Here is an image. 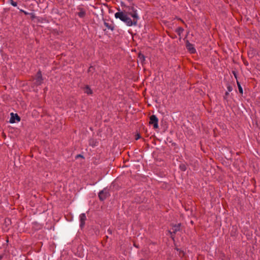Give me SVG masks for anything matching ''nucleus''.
<instances>
[{
  "label": "nucleus",
  "instance_id": "obj_1",
  "mask_svg": "<svg viewBox=\"0 0 260 260\" xmlns=\"http://www.w3.org/2000/svg\"><path fill=\"white\" fill-rule=\"evenodd\" d=\"M129 16V15L126 13V11H119L115 14V17L124 22L127 26H131L133 25H137L138 21L139 19V15H137L135 12L132 15V17L133 18V20H132Z\"/></svg>",
  "mask_w": 260,
  "mask_h": 260
},
{
  "label": "nucleus",
  "instance_id": "obj_2",
  "mask_svg": "<svg viewBox=\"0 0 260 260\" xmlns=\"http://www.w3.org/2000/svg\"><path fill=\"white\" fill-rule=\"evenodd\" d=\"M110 196L109 190L107 188H105L103 190L100 191L98 194L101 201H104Z\"/></svg>",
  "mask_w": 260,
  "mask_h": 260
},
{
  "label": "nucleus",
  "instance_id": "obj_3",
  "mask_svg": "<svg viewBox=\"0 0 260 260\" xmlns=\"http://www.w3.org/2000/svg\"><path fill=\"white\" fill-rule=\"evenodd\" d=\"M135 5L134 3L130 4L128 6L126 7V13H127L128 15L132 17V15L135 13L134 12L136 13L137 15H138L137 9L134 7Z\"/></svg>",
  "mask_w": 260,
  "mask_h": 260
},
{
  "label": "nucleus",
  "instance_id": "obj_4",
  "mask_svg": "<svg viewBox=\"0 0 260 260\" xmlns=\"http://www.w3.org/2000/svg\"><path fill=\"white\" fill-rule=\"evenodd\" d=\"M35 80V82L34 84L37 86L40 85L43 83V78L40 70L37 72Z\"/></svg>",
  "mask_w": 260,
  "mask_h": 260
},
{
  "label": "nucleus",
  "instance_id": "obj_5",
  "mask_svg": "<svg viewBox=\"0 0 260 260\" xmlns=\"http://www.w3.org/2000/svg\"><path fill=\"white\" fill-rule=\"evenodd\" d=\"M158 119L155 115H152L150 117L149 124L153 125V128L156 129L158 127Z\"/></svg>",
  "mask_w": 260,
  "mask_h": 260
},
{
  "label": "nucleus",
  "instance_id": "obj_6",
  "mask_svg": "<svg viewBox=\"0 0 260 260\" xmlns=\"http://www.w3.org/2000/svg\"><path fill=\"white\" fill-rule=\"evenodd\" d=\"M180 226L181 223H178L177 224H173L172 225V231H169V233L171 235V237L173 239V236L178 231H180Z\"/></svg>",
  "mask_w": 260,
  "mask_h": 260
},
{
  "label": "nucleus",
  "instance_id": "obj_7",
  "mask_svg": "<svg viewBox=\"0 0 260 260\" xmlns=\"http://www.w3.org/2000/svg\"><path fill=\"white\" fill-rule=\"evenodd\" d=\"M11 118L9 122L11 123H14L16 122H19L21 120L20 117L18 116L17 114H14L13 113H11L10 114Z\"/></svg>",
  "mask_w": 260,
  "mask_h": 260
},
{
  "label": "nucleus",
  "instance_id": "obj_8",
  "mask_svg": "<svg viewBox=\"0 0 260 260\" xmlns=\"http://www.w3.org/2000/svg\"><path fill=\"white\" fill-rule=\"evenodd\" d=\"M186 48L190 53H194L196 52L193 45L191 44L188 40L186 41Z\"/></svg>",
  "mask_w": 260,
  "mask_h": 260
},
{
  "label": "nucleus",
  "instance_id": "obj_9",
  "mask_svg": "<svg viewBox=\"0 0 260 260\" xmlns=\"http://www.w3.org/2000/svg\"><path fill=\"white\" fill-rule=\"evenodd\" d=\"M86 220V216L85 213H82L80 215V226L82 228L85 225V221Z\"/></svg>",
  "mask_w": 260,
  "mask_h": 260
},
{
  "label": "nucleus",
  "instance_id": "obj_10",
  "mask_svg": "<svg viewBox=\"0 0 260 260\" xmlns=\"http://www.w3.org/2000/svg\"><path fill=\"white\" fill-rule=\"evenodd\" d=\"M77 9L79 11V12L77 13L78 16L81 18L85 17L86 15L85 10L81 7H78Z\"/></svg>",
  "mask_w": 260,
  "mask_h": 260
},
{
  "label": "nucleus",
  "instance_id": "obj_11",
  "mask_svg": "<svg viewBox=\"0 0 260 260\" xmlns=\"http://www.w3.org/2000/svg\"><path fill=\"white\" fill-rule=\"evenodd\" d=\"M138 58L142 64L144 63L145 57L144 54L139 53L138 54Z\"/></svg>",
  "mask_w": 260,
  "mask_h": 260
},
{
  "label": "nucleus",
  "instance_id": "obj_12",
  "mask_svg": "<svg viewBox=\"0 0 260 260\" xmlns=\"http://www.w3.org/2000/svg\"><path fill=\"white\" fill-rule=\"evenodd\" d=\"M104 25L107 28L111 30L112 31H113L114 29V26L113 23L109 24L108 22H104Z\"/></svg>",
  "mask_w": 260,
  "mask_h": 260
},
{
  "label": "nucleus",
  "instance_id": "obj_13",
  "mask_svg": "<svg viewBox=\"0 0 260 260\" xmlns=\"http://www.w3.org/2000/svg\"><path fill=\"white\" fill-rule=\"evenodd\" d=\"M84 92L87 93V94H92V91L90 88L89 85H86L84 89Z\"/></svg>",
  "mask_w": 260,
  "mask_h": 260
},
{
  "label": "nucleus",
  "instance_id": "obj_14",
  "mask_svg": "<svg viewBox=\"0 0 260 260\" xmlns=\"http://www.w3.org/2000/svg\"><path fill=\"white\" fill-rule=\"evenodd\" d=\"M183 31L184 29L181 27H178L175 30L176 32H177L178 36L180 37V39L181 38V35L183 32Z\"/></svg>",
  "mask_w": 260,
  "mask_h": 260
},
{
  "label": "nucleus",
  "instance_id": "obj_15",
  "mask_svg": "<svg viewBox=\"0 0 260 260\" xmlns=\"http://www.w3.org/2000/svg\"><path fill=\"white\" fill-rule=\"evenodd\" d=\"M97 143L98 142H97L96 140L94 139H90L89 140V145L92 147L96 146L97 144Z\"/></svg>",
  "mask_w": 260,
  "mask_h": 260
},
{
  "label": "nucleus",
  "instance_id": "obj_16",
  "mask_svg": "<svg viewBox=\"0 0 260 260\" xmlns=\"http://www.w3.org/2000/svg\"><path fill=\"white\" fill-rule=\"evenodd\" d=\"M179 169L182 171H185L187 169V167H186V165L184 164H181L180 165H179Z\"/></svg>",
  "mask_w": 260,
  "mask_h": 260
},
{
  "label": "nucleus",
  "instance_id": "obj_17",
  "mask_svg": "<svg viewBox=\"0 0 260 260\" xmlns=\"http://www.w3.org/2000/svg\"><path fill=\"white\" fill-rule=\"evenodd\" d=\"M237 85H238V87L239 92L241 94H242L243 93V89H242V87L240 82H239V81H237Z\"/></svg>",
  "mask_w": 260,
  "mask_h": 260
},
{
  "label": "nucleus",
  "instance_id": "obj_18",
  "mask_svg": "<svg viewBox=\"0 0 260 260\" xmlns=\"http://www.w3.org/2000/svg\"><path fill=\"white\" fill-rule=\"evenodd\" d=\"M176 250L177 251H179V255L181 257L183 256L184 255V252L183 251L181 250H180L178 248H176Z\"/></svg>",
  "mask_w": 260,
  "mask_h": 260
},
{
  "label": "nucleus",
  "instance_id": "obj_19",
  "mask_svg": "<svg viewBox=\"0 0 260 260\" xmlns=\"http://www.w3.org/2000/svg\"><path fill=\"white\" fill-rule=\"evenodd\" d=\"M94 71V68L92 66H90L88 69V72H93Z\"/></svg>",
  "mask_w": 260,
  "mask_h": 260
},
{
  "label": "nucleus",
  "instance_id": "obj_20",
  "mask_svg": "<svg viewBox=\"0 0 260 260\" xmlns=\"http://www.w3.org/2000/svg\"><path fill=\"white\" fill-rule=\"evenodd\" d=\"M227 88H228V92H231L233 90V87L231 85H228V86H227Z\"/></svg>",
  "mask_w": 260,
  "mask_h": 260
},
{
  "label": "nucleus",
  "instance_id": "obj_21",
  "mask_svg": "<svg viewBox=\"0 0 260 260\" xmlns=\"http://www.w3.org/2000/svg\"><path fill=\"white\" fill-rule=\"evenodd\" d=\"M10 2H11V4L14 7H16L17 6V2H15L14 1H13V0H10Z\"/></svg>",
  "mask_w": 260,
  "mask_h": 260
},
{
  "label": "nucleus",
  "instance_id": "obj_22",
  "mask_svg": "<svg viewBox=\"0 0 260 260\" xmlns=\"http://www.w3.org/2000/svg\"><path fill=\"white\" fill-rule=\"evenodd\" d=\"M232 73L233 74L235 78L236 79V80L237 81H238V79H237V72L235 71H232Z\"/></svg>",
  "mask_w": 260,
  "mask_h": 260
},
{
  "label": "nucleus",
  "instance_id": "obj_23",
  "mask_svg": "<svg viewBox=\"0 0 260 260\" xmlns=\"http://www.w3.org/2000/svg\"><path fill=\"white\" fill-rule=\"evenodd\" d=\"M229 92L226 91L225 93V94L223 96V98L224 100H227V98H228V96L229 95Z\"/></svg>",
  "mask_w": 260,
  "mask_h": 260
},
{
  "label": "nucleus",
  "instance_id": "obj_24",
  "mask_svg": "<svg viewBox=\"0 0 260 260\" xmlns=\"http://www.w3.org/2000/svg\"><path fill=\"white\" fill-rule=\"evenodd\" d=\"M28 15H30V17H31V19L32 20L34 19L35 18H36V16L35 15L34 13H29Z\"/></svg>",
  "mask_w": 260,
  "mask_h": 260
},
{
  "label": "nucleus",
  "instance_id": "obj_25",
  "mask_svg": "<svg viewBox=\"0 0 260 260\" xmlns=\"http://www.w3.org/2000/svg\"><path fill=\"white\" fill-rule=\"evenodd\" d=\"M20 11L21 12L23 13L25 15H28V14H29V13H28V12H26V11H24V10H21H21H20Z\"/></svg>",
  "mask_w": 260,
  "mask_h": 260
},
{
  "label": "nucleus",
  "instance_id": "obj_26",
  "mask_svg": "<svg viewBox=\"0 0 260 260\" xmlns=\"http://www.w3.org/2000/svg\"><path fill=\"white\" fill-rule=\"evenodd\" d=\"M121 7H124V8H125L126 9V7H127V6H128L126 5H125L124 3H123V2H121Z\"/></svg>",
  "mask_w": 260,
  "mask_h": 260
},
{
  "label": "nucleus",
  "instance_id": "obj_27",
  "mask_svg": "<svg viewBox=\"0 0 260 260\" xmlns=\"http://www.w3.org/2000/svg\"><path fill=\"white\" fill-rule=\"evenodd\" d=\"M79 157L84 158L83 156L81 154H78L76 155V158H79Z\"/></svg>",
  "mask_w": 260,
  "mask_h": 260
},
{
  "label": "nucleus",
  "instance_id": "obj_28",
  "mask_svg": "<svg viewBox=\"0 0 260 260\" xmlns=\"http://www.w3.org/2000/svg\"><path fill=\"white\" fill-rule=\"evenodd\" d=\"M140 137L141 136L140 134H137V135L136 136V140L139 139L140 138Z\"/></svg>",
  "mask_w": 260,
  "mask_h": 260
},
{
  "label": "nucleus",
  "instance_id": "obj_29",
  "mask_svg": "<svg viewBox=\"0 0 260 260\" xmlns=\"http://www.w3.org/2000/svg\"><path fill=\"white\" fill-rule=\"evenodd\" d=\"M108 232L110 234H112V231L110 230V229H109L108 230Z\"/></svg>",
  "mask_w": 260,
  "mask_h": 260
},
{
  "label": "nucleus",
  "instance_id": "obj_30",
  "mask_svg": "<svg viewBox=\"0 0 260 260\" xmlns=\"http://www.w3.org/2000/svg\"><path fill=\"white\" fill-rule=\"evenodd\" d=\"M2 258H3V256L2 255H0V260H1Z\"/></svg>",
  "mask_w": 260,
  "mask_h": 260
},
{
  "label": "nucleus",
  "instance_id": "obj_31",
  "mask_svg": "<svg viewBox=\"0 0 260 260\" xmlns=\"http://www.w3.org/2000/svg\"><path fill=\"white\" fill-rule=\"evenodd\" d=\"M127 1L130 3V4L132 3H131L132 2V0H127Z\"/></svg>",
  "mask_w": 260,
  "mask_h": 260
},
{
  "label": "nucleus",
  "instance_id": "obj_32",
  "mask_svg": "<svg viewBox=\"0 0 260 260\" xmlns=\"http://www.w3.org/2000/svg\"><path fill=\"white\" fill-rule=\"evenodd\" d=\"M179 20H181L183 23H184V21L182 20L180 18Z\"/></svg>",
  "mask_w": 260,
  "mask_h": 260
},
{
  "label": "nucleus",
  "instance_id": "obj_33",
  "mask_svg": "<svg viewBox=\"0 0 260 260\" xmlns=\"http://www.w3.org/2000/svg\"><path fill=\"white\" fill-rule=\"evenodd\" d=\"M176 35H175V36H174V37H172V38H176Z\"/></svg>",
  "mask_w": 260,
  "mask_h": 260
}]
</instances>
